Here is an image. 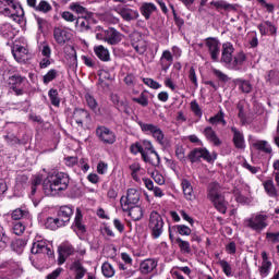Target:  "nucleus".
I'll return each mask as SVG.
<instances>
[{
  "instance_id": "f257e3e1",
  "label": "nucleus",
  "mask_w": 279,
  "mask_h": 279,
  "mask_svg": "<svg viewBox=\"0 0 279 279\" xmlns=\"http://www.w3.org/2000/svg\"><path fill=\"white\" fill-rule=\"evenodd\" d=\"M69 184H71L69 174L64 172H54L48 177V182L44 184V193L56 197V195L64 193V191L69 189Z\"/></svg>"
},
{
  "instance_id": "f03ea898",
  "label": "nucleus",
  "mask_w": 279,
  "mask_h": 279,
  "mask_svg": "<svg viewBox=\"0 0 279 279\" xmlns=\"http://www.w3.org/2000/svg\"><path fill=\"white\" fill-rule=\"evenodd\" d=\"M0 14L12 19L15 23H22L25 11L15 0H0Z\"/></svg>"
},
{
  "instance_id": "7ed1b4c3",
  "label": "nucleus",
  "mask_w": 279,
  "mask_h": 279,
  "mask_svg": "<svg viewBox=\"0 0 279 279\" xmlns=\"http://www.w3.org/2000/svg\"><path fill=\"white\" fill-rule=\"evenodd\" d=\"M207 199L211 202L218 213L226 215L228 205L226 198L221 195V185L217 182H211L207 186Z\"/></svg>"
},
{
  "instance_id": "20e7f679",
  "label": "nucleus",
  "mask_w": 279,
  "mask_h": 279,
  "mask_svg": "<svg viewBox=\"0 0 279 279\" xmlns=\"http://www.w3.org/2000/svg\"><path fill=\"white\" fill-rule=\"evenodd\" d=\"M137 124L140 125L142 132H149L153 138H155L157 143L161 145V147H167L169 145V141L165 138V132H162V129L158 128V125L142 121H138Z\"/></svg>"
},
{
  "instance_id": "39448f33",
  "label": "nucleus",
  "mask_w": 279,
  "mask_h": 279,
  "mask_svg": "<svg viewBox=\"0 0 279 279\" xmlns=\"http://www.w3.org/2000/svg\"><path fill=\"white\" fill-rule=\"evenodd\" d=\"M268 219L269 217L267 215H253L251 218L244 220V226L245 228L254 230V232H257V234H260V232H263V230L269 226V222H267Z\"/></svg>"
},
{
  "instance_id": "423d86ee",
  "label": "nucleus",
  "mask_w": 279,
  "mask_h": 279,
  "mask_svg": "<svg viewBox=\"0 0 279 279\" xmlns=\"http://www.w3.org/2000/svg\"><path fill=\"white\" fill-rule=\"evenodd\" d=\"M148 228L153 239H160L165 228V220L158 211H151L149 215Z\"/></svg>"
},
{
  "instance_id": "0eeeda50",
  "label": "nucleus",
  "mask_w": 279,
  "mask_h": 279,
  "mask_svg": "<svg viewBox=\"0 0 279 279\" xmlns=\"http://www.w3.org/2000/svg\"><path fill=\"white\" fill-rule=\"evenodd\" d=\"M141 202V192L136 189H129L126 196H122L120 199V205L122 210H130L132 206H138Z\"/></svg>"
},
{
  "instance_id": "6e6552de",
  "label": "nucleus",
  "mask_w": 279,
  "mask_h": 279,
  "mask_svg": "<svg viewBox=\"0 0 279 279\" xmlns=\"http://www.w3.org/2000/svg\"><path fill=\"white\" fill-rule=\"evenodd\" d=\"M96 136L105 145H114V143H117V135L114 134V132L104 125L97 126Z\"/></svg>"
},
{
  "instance_id": "1a4fd4ad",
  "label": "nucleus",
  "mask_w": 279,
  "mask_h": 279,
  "mask_svg": "<svg viewBox=\"0 0 279 279\" xmlns=\"http://www.w3.org/2000/svg\"><path fill=\"white\" fill-rule=\"evenodd\" d=\"M206 160V162H213V160L217 159V156L210 155L208 149L206 148H194L190 154H189V160L191 162H199V160Z\"/></svg>"
},
{
  "instance_id": "9d476101",
  "label": "nucleus",
  "mask_w": 279,
  "mask_h": 279,
  "mask_svg": "<svg viewBox=\"0 0 279 279\" xmlns=\"http://www.w3.org/2000/svg\"><path fill=\"white\" fill-rule=\"evenodd\" d=\"M71 119L78 125V128H84V123H90V113L84 109H74Z\"/></svg>"
},
{
  "instance_id": "9b49d317",
  "label": "nucleus",
  "mask_w": 279,
  "mask_h": 279,
  "mask_svg": "<svg viewBox=\"0 0 279 279\" xmlns=\"http://www.w3.org/2000/svg\"><path fill=\"white\" fill-rule=\"evenodd\" d=\"M32 254H47L49 258L53 256V250L49 244H47L44 240H38L33 243V246L31 248Z\"/></svg>"
},
{
  "instance_id": "f8f14e48",
  "label": "nucleus",
  "mask_w": 279,
  "mask_h": 279,
  "mask_svg": "<svg viewBox=\"0 0 279 279\" xmlns=\"http://www.w3.org/2000/svg\"><path fill=\"white\" fill-rule=\"evenodd\" d=\"M206 47H208V52L214 62H219V53H221V48L219 47V40L215 38L206 39Z\"/></svg>"
},
{
  "instance_id": "ddd939ff",
  "label": "nucleus",
  "mask_w": 279,
  "mask_h": 279,
  "mask_svg": "<svg viewBox=\"0 0 279 279\" xmlns=\"http://www.w3.org/2000/svg\"><path fill=\"white\" fill-rule=\"evenodd\" d=\"M232 53H234V46L231 43H225L222 45L220 62L230 68L232 64Z\"/></svg>"
},
{
  "instance_id": "4468645a",
  "label": "nucleus",
  "mask_w": 279,
  "mask_h": 279,
  "mask_svg": "<svg viewBox=\"0 0 279 279\" xmlns=\"http://www.w3.org/2000/svg\"><path fill=\"white\" fill-rule=\"evenodd\" d=\"M13 57L20 64H25L29 60V51L23 46L15 45L12 49Z\"/></svg>"
},
{
  "instance_id": "2eb2a0df",
  "label": "nucleus",
  "mask_w": 279,
  "mask_h": 279,
  "mask_svg": "<svg viewBox=\"0 0 279 279\" xmlns=\"http://www.w3.org/2000/svg\"><path fill=\"white\" fill-rule=\"evenodd\" d=\"M90 19H93V13L89 15H81L76 17L75 28L77 32H89L92 29Z\"/></svg>"
},
{
  "instance_id": "dca6fc26",
  "label": "nucleus",
  "mask_w": 279,
  "mask_h": 279,
  "mask_svg": "<svg viewBox=\"0 0 279 279\" xmlns=\"http://www.w3.org/2000/svg\"><path fill=\"white\" fill-rule=\"evenodd\" d=\"M114 11L123 19V21H136L138 19V11L132 10L130 8L120 7L114 9Z\"/></svg>"
},
{
  "instance_id": "f3484780",
  "label": "nucleus",
  "mask_w": 279,
  "mask_h": 279,
  "mask_svg": "<svg viewBox=\"0 0 279 279\" xmlns=\"http://www.w3.org/2000/svg\"><path fill=\"white\" fill-rule=\"evenodd\" d=\"M142 159L147 165H151V167H160V155H158V151L156 150H144L142 154Z\"/></svg>"
},
{
  "instance_id": "a211bd4d",
  "label": "nucleus",
  "mask_w": 279,
  "mask_h": 279,
  "mask_svg": "<svg viewBox=\"0 0 279 279\" xmlns=\"http://www.w3.org/2000/svg\"><path fill=\"white\" fill-rule=\"evenodd\" d=\"M53 38L58 45H64L71 40V33L60 27L53 29Z\"/></svg>"
},
{
  "instance_id": "6ab92c4d",
  "label": "nucleus",
  "mask_w": 279,
  "mask_h": 279,
  "mask_svg": "<svg viewBox=\"0 0 279 279\" xmlns=\"http://www.w3.org/2000/svg\"><path fill=\"white\" fill-rule=\"evenodd\" d=\"M58 252H59L58 263L59 265H64V263L66 262V258L73 255V253L75 252V248H73L72 245L63 244L59 247Z\"/></svg>"
},
{
  "instance_id": "aec40b11",
  "label": "nucleus",
  "mask_w": 279,
  "mask_h": 279,
  "mask_svg": "<svg viewBox=\"0 0 279 279\" xmlns=\"http://www.w3.org/2000/svg\"><path fill=\"white\" fill-rule=\"evenodd\" d=\"M157 267H158V262H156V259L148 258L141 263L140 271L144 276H147V274H151V271H154V269H156Z\"/></svg>"
},
{
  "instance_id": "412c9836",
  "label": "nucleus",
  "mask_w": 279,
  "mask_h": 279,
  "mask_svg": "<svg viewBox=\"0 0 279 279\" xmlns=\"http://www.w3.org/2000/svg\"><path fill=\"white\" fill-rule=\"evenodd\" d=\"M71 217H73V208L69 206H61L58 211V219L61 221L62 226H64V223H69L71 221Z\"/></svg>"
},
{
  "instance_id": "4be33fe9",
  "label": "nucleus",
  "mask_w": 279,
  "mask_h": 279,
  "mask_svg": "<svg viewBox=\"0 0 279 279\" xmlns=\"http://www.w3.org/2000/svg\"><path fill=\"white\" fill-rule=\"evenodd\" d=\"M251 146L253 149H256V151H263L264 154H271L274 151V149H271V145H269V142L265 140L253 141Z\"/></svg>"
},
{
  "instance_id": "5701e85b",
  "label": "nucleus",
  "mask_w": 279,
  "mask_h": 279,
  "mask_svg": "<svg viewBox=\"0 0 279 279\" xmlns=\"http://www.w3.org/2000/svg\"><path fill=\"white\" fill-rule=\"evenodd\" d=\"M159 64L161 69L167 72L173 64V54L169 50H165L160 57Z\"/></svg>"
},
{
  "instance_id": "b1692460",
  "label": "nucleus",
  "mask_w": 279,
  "mask_h": 279,
  "mask_svg": "<svg viewBox=\"0 0 279 279\" xmlns=\"http://www.w3.org/2000/svg\"><path fill=\"white\" fill-rule=\"evenodd\" d=\"M106 43H108V45H119V43H121V33H119L117 29L114 28H109L106 29Z\"/></svg>"
},
{
  "instance_id": "393cba45",
  "label": "nucleus",
  "mask_w": 279,
  "mask_h": 279,
  "mask_svg": "<svg viewBox=\"0 0 279 279\" xmlns=\"http://www.w3.org/2000/svg\"><path fill=\"white\" fill-rule=\"evenodd\" d=\"M258 29L262 36H267V34L275 36L276 32H278L276 25H274V23H271L270 21H265L258 24Z\"/></svg>"
},
{
  "instance_id": "a878e982",
  "label": "nucleus",
  "mask_w": 279,
  "mask_h": 279,
  "mask_svg": "<svg viewBox=\"0 0 279 279\" xmlns=\"http://www.w3.org/2000/svg\"><path fill=\"white\" fill-rule=\"evenodd\" d=\"M231 131L233 132V144L236 149H245V137L243 133L234 126L231 128Z\"/></svg>"
},
{
  "instance_id": "bb28decb",
  "label": "nucleus",
  "mask_w": 279,
  "mask_h": 279,
  "mask_svg": "<svg viewBox=\"0 0 279 279\" xmlns=\"http://www.w3.org/2000/svg\"><path fill=\"white\" fill-rule=\"evenodd\" d=\"M156 10H158V8L151 2H144L140 8V12L144 16V19H146V21H149L151 14H154Z\"/></svg>"
},
{
  "instance_id": "cd10ccee",
  "label": "nucleus",
  "mask_w": 279,
  "mask_h": 279,
  "mask_svg": "<svg viewBox=\"0 0 279 279\" xmlns=\"http://www.w3.org/2000/svg\"><path fill=\"white\" fill-rule=\"evenodd\" d=\"M123 213H128L129 217H131L133 221H141V219H143V207L138 205H133L129 207V209L123 210Z\"/></svg>"
},
{
  "instance_id": "c85d7f7f",
  "label": "nucleus",
  "mask_w": 279,
  "mask_h": 279,
  "mask_svg": "<svg viewBox=\"0 0 279 279\" xmlns=\"http://www.w3.org/2000/svg\"><path fill=\"white\" fill-rule=\"evenodd\" d=\"M70 269L75 274L74 279H83L86 276V268H84L81 260H75L71 265Z\"/></svg>"
},
{
  "instance_id": "c756f323",
  "label": "nucleus",
  "mask_w": 279,
  "mask_h": 279,
  "mask_svg": "<svg viewBox=\"0 0 279 279\" xmlns=\"http://www.w3.org/2000/svg\"><path fill=\"white\" fill-rule=\"evenodd\" d=\"M94 53L97 56L101 62H110V50L104 46H95Z\"/></svg>"
},
{
  "instance_id": "7c9ffc66",
  "label": "nucleus",
  "mask_w": 279,
  "mask_h": 279,
  "mask_svg": "<svg viewBox=\"0 0 279 279\" xmlns=\"http://www.w3.org/2000/svg\"><path fill=\"white\" fill-rule=\"evenodd\" d=\"M183 195L190 202L195 199V193L193 192V185H191V181L183 179L182 182Z\"/></svg>"
},
{
  "instance_id": "2f4dec72",
  "label": "nucleus",
  "mask_w": 279,
  "mask_h": 279,
  "mask_svg": "<svg viewBox=\"0 0 279 279\" xmlns=\"http://www.w3.org/2000/svg\"><path fill=\"white\" fill-rule=\"evenodd\" d=\"M74 231L76 232V234H84V232H86V226L82 223V210H80V208L76 209Z\"/></svg>"
},
{
  "instance_id": "473e14b6",
  "label": "nucleus",
  "mask_w": 279,
  "mask_h": 279,
  "mask_svg": "<svg viewBox=\"0 0 279 279\" xmlns=\"http://www.w3.org/2000/svg\"><path fill=\"white\" fill-rule=\"evenodd\" d=\"M204 136L209 141L210 143H214V145H221V141L217 136V133H215V130L210 126H206L203 131Z\"/></svg>"
},
{
  "instance_id": "72a5a7b5",
  "label": "nucleus",
  "mask_w": 279,
  "mask_h": 279,
  "mask_svg": "<svg viewBox=\"0 0 279 279\" xmlns=\"http://www.w3.org/2000/svg\"><path fill=\"white\" fill-rule=\"evenodd\" d=\"M210 5H214L216 10H225L226 12H231V10H235L234 4H230L225 0H214L210 2Z\"/></svg>"
},
{
  "instance_id": "f704fd0d",
  "label": "nucleus",
  "mask_w": 279,
  "mask_h": 279,
  "mask_svg": "<svg viewBox=\"0 0 279 279\" xmlns=\"http://www.w3.org/2000/svg\"><path fill=\"white\" fill-rule=\"evenodd\" d=\"M245 60H246L245 53L239 52L233 58V61H231L229 69H234L235 71H239L241 69V66H243V62H245Z\"/></svg>"
},
{
  "instance_id": "c9c22d12",
  "label": "nucleus",
  "mask_w": 279,
  "mask_h": 279,
  "mask_svg": "<svg viewBox=\"0 0 279 279\" xmlns=\"http://www.w3.org/2000/svg\"><path fill=\"white\" fill-rule=\"evenodd\" d=\"M225 117H226V113H223V110H220L218 113H216L214 117L209 119V123L211 125H219V123H221V125L226 128L228 122H226Z\"/></svg>"
},
{
  "instance_id": "e433bc0d",
  "label": "nucleus",
  "mask_w": 279,
  "mask_h": 279,
  "mask_svg": "<svg viewBox=\"0 0 279 279\" xmlns=\"http://www.w3.org/2000/svg\"><path fill=\"white\" fill-rule=\"evenodd\" d=\"M63 226L59 218L49 217L45 222V227L48 230H58V228H62Z\"/></svg>"
},
{
  "instance_id": "4c0bfd02",
  "label": "nucleus",
  "mask_w": 279,
  "mask_h": 279,
  "mask_svg": "<svg viewBox=\"0 0 279 279\" xmlns=\"http://www.w3.org/2000/svg\"><path fill=\"white\" fill-rule=\"evenodd\" d=\"M70 10L72 12H75V14H81V16H88V15L93 14V13L88 12L87 8H84L83 5H81L77 2L70 4Z\"/></svg>"
},
{
  "instance_id": "58836bf2",
  "label": "nucleus",
  "mask_w": 279,
  "mask_h": 279,
  "mask_svg": "<svg viewBox=\"0 0 279 279\" xmlns=\"http://www.w3.org/2000/svg\"><path fill=\"white\" fill-rule=\"evenodd\" d=\"M264 189H265L267 195H269V197H276L278 195V190H276L274 180H266L264 182Z\"/></svg>"
},
{
  "instance_id": "ea45409f",
  "label": "nucleus",
  "mask_w": 279,
  "mask_h": 279,
  "mask_svg": "<svg viewBox=\"0 0 279 279\" xmlns=\"http://www.w3.org/2000/svg\"><path fill=\"white\" fill-rule=\"evenodd\" d=\"M111 101H112V104H114V106H117V108L120 112H125L126 114H130V112L128 111V106H125L123 102H121V98L119 97V95L112 94Z\"/></svg>"
},
{
  "instance_id": "a19ab883",
  "label": "nucleus",
  "mask_w": 279,
  "mask_h": 279,
  "mask_svg": "<svg viewBox=\"0 0 279 279\" xmlns=\"http://www.w3.org/2000/svg\"><path fill=\"white\" fill-rule=\"evenodd\" d=\"M102 276L105 278H112L116 274L114 266L112 264L105 262L101 266Z\"/></svg>"
},
{
  "instance_id": "79ce46f5",
  "label": "nucleus",
  "mask_w": 279,
  "mask_h": 279,
  "mask_svg": "<svg viewBox=\"0 0 279 279\" xmlns=\"http://www.w3.org/2000/svg\"><path fill=\"white\" fill-rule=\"evenodd\" d=\"M25 245H27V242L23 239H17L12 242L11 247L13 252H16V254H23V250H25Z\"/></svg>"
},
{
  "instance_id": "37998d69",
  "label": "nucleus",
  "mask_w": 279,
  "mask_h": 279,
  "mask_svg": "<svg viewBox=\"0 0 279 279\" xmlns=\"http://www.w3.org/2000/svg\"><path fill=\"white\" fill-rule=\"evenodd\" d=\"M70 56H68V64L72 71H75L77 69V52H75V48L71 47Z\"/></svg>"
},
{
  "instance_id": "c03bdc74",
  "label": "nucleus",
  "mask_w": 279,
  "mask_h": 279,
  "mask_svg": "<svg viewBox=\"0 0 279 279\" xmlns=\"http://www.w3.org/2000/svg\"><path fill=\"white\" fill-rule=\"evenodd\" d=\"M53 8L47 0H40L37 4L35 12H43V14H48V12H51Z\"/></svg>"
},
{
  "instance_id": "a18cd8bd",
  "label": "nucleus",
  "mask_w": 279,
  "mask_h": 279,
  "mask_svg": "<svg viewBox=\"0 0 279 279\" xmlns=\"http://www.w3.org/2000/svg\"><path fill=\"white\" fill-rule=\"evenodd\" d=\"M85 100H86L88 108H90V110H93V112H99V105L97 104V100L95 99V97H93V95L86 94Z\"/></svg>"
},
{
  "instance_id": "49530a36",
  "label": "nucleus",
  "mask_w": 279,
  "mask_h": 279,
  "mask_svg": "<svg viewBox=\"0 0 279 279\" xmlns=\"http://www.w3.org/2000/svg\"><path fill=\"white\" fill-rule=\"evenodd\" d=\"M235 84L242 93H252V83L250 81L236 80Z\"/></svg>"
},
{
  "instance_id": "de8ad7c7",
  "label": "nucleus",
  "mask_w": 279,
  "mask_h": 279,
  "mask_svg": "<svg viewBox=\"0 0 279 279\" xmlns=\"http://www.w3.org/2000/svg\"><path fill=\"white\" fill-rule=\"evenodd\" d=\"M271 271V262H262L259 266V275L262 278H267Z\"/></svg>"
},
{
  "instance_id": "09e8293b",
  "label": "nucleus",
  "mask_w": 279,
  "mask_h": 279,
  "mask_svg": "<svg viewBox=\"0 0 279 279\" xmlns=\"http://www.w3.org/2000/svg\"><path fill=\"white\" fill-rule=\"evenodd\" d=\"M175 243L179 245L181 252H183V254H191V243H189V241H184L182 239H177Z\"/></svg>"
},
{
  "instance_id": "8fccbe9b",
  "label": "nucleus",
  "mask_w": 279,
  "mask_h": 279,
  "mask_svg": "<svg viewBox=\"0 0 279 279\" xmlns=\"http://www.w3.org/2000/svg\"><path fill=\"white\" fill-rule=\"evenodd\" d=\"M23 82H25V76L12 75L9 77V85L11 86V88H13L14 86H21Z\"/></svg>"
},
{
  "instance_id": "3c124183",
  "label": "nucleus",
  "mask_w": 279,
  "mask_h": 279,
  "mask_svg": "<svg viewBox=\"0 0 279 279\" xmlns=\"http://www.w3.org/2000/svg\"><path fill=\"white\" fill-rule=\"evenodd\" d=\"M132 101L143 106V108H147V106H149V98L143 93L140 95V97H133Z\"/></svg>"
},
{
  "instance_id": "603ef678",
  "label": "nucleus",
  "mask_w": 279,
  "mask_h": 279,
  "mask_svg": "<svg viewBox=\"0 0 279 279\" xmlns=\"http://www.w3.org/2000/svg\"><path fill=\"white\" fill-rule=\"evenodd\" d=\"M266 82H270L271 84H275V86H279V72L269 71L266 76Z\"/></svg>"
},
{
  "instance_id": "864d4df0",
  "label": "nucleus",
  "mask_w": 279,
  "mask_h": 279,
  "mask_svg": "<svg viewBox=\"0 0 279 279\" xmlns=\"http://www.w3.org/2000/svg\"><path fill=\"white\" fill-rule=\"evenodd\" d=\"M218 265L221 267L226 276H232V266H230V264L226 259H220L218 262Z\"/></svg>"
},
{
  "instance_id": "5fc2aeb1",
  "label": "nucleus",
  "mask_w": 279,
  "mask_h": 279,
  "mask_svg": "<svg viewBox=\"0 0 279 279\" xmlns=\"http://www.w3.org/2000/svg\"><path fill=\"white\" fill-rule=\"evenodd\" d=\"M211 71L214 75L219 80V82H223V83L230 82L229 76L226 73H223L221 70L213 68Z\"/></svg>"
},
{
  "instance_id": "6e6d98bb",
  "label": "nucleus",
  "mask_w": 279,
  "mask_h": 279,
  "mask_svg": "<svg viewBox=\"0 0 279 279\" xmlns=\"http://www.w3.org/2000/svg\"><path fill=\"white\" fill-rule=\"evenodd\" d=\"M173 228H174V230H177V232L179 234H181V236H190V234H191V228H189L187 226L178 225Z\"/></svg>"
},
{
  "instance_id": "4d7b16f0",
  "label": "nucleus",
  "mask_w": 279,
  "mask_h": 279,
  "mask_svg": "<svg viewBox=\"0 0 279 279\" xmlns=\"http://www.w3.org/2000/svg\"><path fill=\"white\" fill-rule=\"evenodd\" d=\"M58 77V70H50L46 75H44L43 82L44 84H49V82H53Z\"/></svg>"
},
{
  "instance_id": "13d9d810",
  "label": "nucleus",
  "mask_w": 279,
  "mask_h": 279,
  "mask_svg": "<svg viewBox=\"0 0 279 279\" xmlns=\"http://www.w3.org/2000/svg\"><path fill=\"white\" fill-rule=\"evenodd\" d=\"M48 95H49L52 106H56V107L60 106V98L58 97V89H50Z\"/></svg>"
},
{
  "instance_id": "bf43d9fd",
  "label": "nucleus",
  "mask_w": 279,
  "mask_h": 279,
  "mask_svg": "<svg viewBox=\"0 0 279 279\" xmlns=\"http://www.w3.org/2000/svg\"><path fill=\"white\" fill-rule=\"evenodd\" d=\"M192 112L195 114V117H198V119H202V108L199 107V104H197V100H193L190 104Z\"/></svg>"
},
{
  "instance_id": "052dcab7",
  "label": "nucleus",
  "mask_w": 279,
  "mask_h": 279,
  "mask_svg": "<svg viewBox=\"0 0 279 279\" xmlns=\"http://www.w3.org/2000/svg\"><path fill=\"white\" fill-rule=\"evenodd\" d=\"M23 217H27V211L26 210H23L21 208H17V209L13 210L12 219L14 221H19V220L23 219Z\"/></svg>"
},
{
  "instance_id": "680f3d73",
  "label": "nucleus",
  "mask_w": 279,
  "mask_h": 279,
  "mask_svg": "<svg viewBox=\"0 0 279 279\" xmlns=\"http://www.w3.org/2000/svg\"><path fill=\"white\" fill-rule=\"evenodd\" d=\"M61 19H63V21H66V23H74V21H77V17H75V15L70 11L62 12Z\"/></svg>"
},
{
  "instance_id": "e2e57ef3",
  "label": "nucleus",
  "mask_w": 279,
  "mask_h": 279,
  "mask_svg": "<svg viewBox=\"0 0 279 279\" xmlns=\"http://www.w3.org/2000/svg\"><path fill=\"white\" fill-rule=\"evenodd\" d=\"M144 84H146V86H149V88H154V90H158V88H160V83L154 81L153 78H143Z\"/></svg>"
},
{
  "instance_id": "0e129e2a",
  "label": "nucleus",
  "mask_w": 279,
  "mask_h": 279,
  "mask_svg": "<svg viewBox=\"0 0 279 279\" xmlns=\"http://www.w3.org/2000/svg\"><path fill=\"white\" fill-rule=\"evenodd\" d=\"M13 232L17 236H21V234H23V232H25V225H23L22 222L14 223L13 225Z\"/></svg>"
},
{
  "instance_id": "69168bd1",
  "label": "nucleus",
  "mask_w": 279,
  "mask_h": 279,
  "mask_svg": "<svg viewBox=\"0 0 279 279\" xmlns=\"http://www.w3.org/2000/svg\"><path fill=\"white\" fill-rule=\"evenodd\" d=\"M5 141L8 143V145H19V143H21V140L19 137H16V135L11 134V135H5Z\"/></svg>"
},
{
  "instance_id": "338daca9",
  "label": "nucleus",
  "mask_w": 279,
  "mask_h": 279,
  "mask_svg": "<svg viewBox=\"0 0 279 279\" xmlns=\"http://www.w3.org/2000/svg\"><path fill=\"white\" fill-rule=\"evenodd\" d=\"M131 153L141 154V156H143V153H145V149L143 148V145H141L140 143H135L131 145Z\"/></svg>"
},
{
  "instance_id": "774afa93",
  "label": "nucleus",
  "mask_w": 279,
  "mask_h": 279,
  "mask_svg": "<svg viewBox=\"0 0 279 279\" xmlns=\"http://www.w3.org/2000/svg\"><path fill=\"white\" fill-rule=\"evenodd\" d=\"M266 239L267 241H270V243H279V232H276V233L267 232Z\"/></svg>"
}]
</instances>
